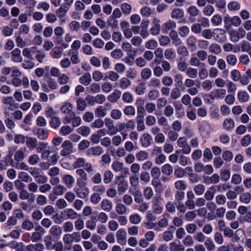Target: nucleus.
<instances>
[{
	"mask_svg": "<svg viewBox=\"0 0 251 251\" xmlns=\"http://www.w3.org/2000/svg\"><path fill=\"white\" fill-rule=\"evenodd\" d=\"M73 106L70 103H66L61 107L62 112L68 114L63 119V122L65 124H69L72 122L74 127L78 126V117H75V112L72 111Z\"/></svg>",
	"mask_w": 251,
	"mask_h": 251,
	"instance_id": "obj_1",
	"label": "nucleus"
},
{
	"mask_svg": "<svg viewBox=\"0 0 251 251\" xmlns=\"http://www.w3.org/2000/svg\"><path fill=\"white\" fill-rule=\"evenodd\" d=\"M225 28L229 30L232 25L238 26L240 25L241 21L238 16H234L232 18L229 16H226L224 18Z\"/></svg>",
	"mask_w": 251,
	"mask_h": 251,
	"instance_id": "obj_2",
	"label": "nucleus"
},
{
	"mask_svg": "<svg viewBox=\"0 0 251 251\" xmlns=\"http://www.w3.org/2000/svg\"><path fill=\"white\" fill-rule=\"evenodd\" d=\"M117 242L122 246L126 245V232L124 229H119L116 234Z\"/></svg>",
	"mask_w": 251,
	"mask_h": 251,
	"instance_id": "obj_3",
	"label": "nucleus"
},
{
	"mask_svg": "<svg viewBox=\"0 0 251 251\" xmlns=\"http://www.w3.org/2000/svg\"><path fill=\"white\" fill-rule=\"evenodd\" d=\"M63 241L67 245H70L73 242H78V232H75L72 234H65L63 237Z\"/></svg>",
	"mask_w": 251,
	"mask_h": 251,
	"instance_id": "obj_4",
	"label": "nucleus"
},
{
	"mask_svg": "<svg viewBox=\"0 0 251 251\" xmlns=\"http://www.w3.org/2000/svg\"><path fill=\"white\" fill-rule=\"evenodd\" d=\"M176 26L175 21L169 20L165 23L162 26V31L163 33H167L169 30H174Z\"/></svg>",
	"mask_w": 251,
	"mask_h": 251,
	"instance_id": "obj_5",
	"label": "nucleus"
},
{
	"mask_svg": "<svg viewBox=\"0 0 251 251\" xmlns=\"http://www.w3.org/2000/svg\"><path fill=\"white\" fill-rule=\"evenodd\" d=\"M135 127V122L133 120H129L126 123H122L119 125L120 131H125L126 129H133Z\"/></svg>",
	"mask_w": 251,
	"mask_h": 251,
	"instance_id": "obj_6",
	"label": "nucleus"
},
{
	"mask_svg": "<svg viewBox=\"0 0 251 251\" xmlns=\"http://www.w3.org/2000/svg\"><path fill=\"white\" fill-rule=\"evenodd\" d=\"M251 49L250 43L246 41H243L239 44V47L234 49L233 52H236L241 50L243 52H249Z\"/></svg>",
	"mask_w": 251,
	"mask_h": 251,
	"instance_id": "obj_7",
	"label": "nucleus"
},
{
	"mask_svg": "<svg viewBox=\"0 0 251 251\" xmlns=\"http://www.w3.org/2000/svg\"><path fill=\"white\" fill-rule=\"evenodd\" d=\"M110 105L109 103H106L104 106H100L95 110V115L98 117H104L107 114V109L105 107L106 106Z\"/></svg>",
	"mask_w": 251,
	"mask_h": 251,
	"instance_id": "obj_8",
	"label": "nucleus"
},
{
	"mask_svg": "<svg viewBox=\"0 0 251 251\" xmlns=\"http://www.w3.org/2000/svg\"><path fill=\"white\" fill-rule=\"evenodd\" d=\"M100 207L104 211L110 212L113 208V203L108 199H103L101 201Z\"/></svg>",
	"mask_w": 251,
	"mask_h": 251,
	"instance_id": "obj_9",
	"label": "nucleus"
},
{
	"mask_svg": "<svg viewBox=\"0 0 251 251\" xmlns=\"http://www.w3.org/2000/svg\"><path fill=\"white\" fill-rule=\"evenodd\" d=\"M171 16L173 19L179 20L184 17V11L180 8H175L171 13Z\"/></svg>",
	"mask_w": 251,
	"mask_h": 251,
	"instance_id": "obj_10",
	"label": "nucleus"
},
{
	"mask_svg": "<svg viewBox=\"0 0 251 251\" xmlns=\"http://www.w3.org/2000/svg\"><path fill=\"white\" fill-rule=\"evenodd\" d=\"M11 60L14 62H21L22 61V57L21 55V50L16 48L14 49L12 52Z\"/></svg>",
	"mask_w": 251,
	"mask_h": 251,
	"instance_id": "obj_11",
	"label": "nucleus"
},
{
	"mask_svg": "<svg viewBox=\"0 0 251 251\" xmlns=\"http://www.w3.org/2000/svg\"><path fill=\"white\" fill-rule=\"evenodd\" d=\"M200 130L202 135L204 136H207L210 132L211 127L207 123L203 122L200 126Z\"/></svg>",
	"mask_w": 251,
	"mask_h": 251,
	"instance_id": "obj_12",
	"label": "nucleus"
},
{
	"mask_svg": "<svg viewBox=\"0 0 251 251\" xmlns=\"http://www.w3.org/2000/svg\"><path fill=\"white\" fill-rule=\"evenodd\" d=\"M198 75H199L201 79H204L208 77V73L204 63L202 64L200 66V69L198 72Z\"/></svg>",
	"mask_w": 251,
	"mask_h": 251,
	"instance_id": "obj_13",
	"label": "nucleus"
},
{
	"mask_svg": "<svg viewBox=\"0 0 251 251\" xmlns=\"http://www.w3.org/2000/svg\"><path fill=\"white\" fill-rule=\"evenodd\" d=\"M36 135L38 138L42 140H46L49 136L47 130L42 128H39L37 130Z\"/></svg>",
	"mask_w": 251,
	"mask_h": 251,
	"instance_id": "obj_14",
	"label": "nucleus"
},
{
	"mask_svg": "<svg viewBox=\"0 0 251 251\" xmlns=\"http://www.w3.org/2000/svg\"><path fill=\"white\" fill-rule=\"evenodd\" d=\"M152 138L151 136L148 133H144L141 139V144L142 146L147 148L151 145Z\"/></svg>",
	"mask_w": 251,
	"mask_h": 251,
	"instance_id": "obj_15",
	"label": "nucleus"
},
{
	"mask_svg": "<svg viewBox=\"0 0 251 251\" xmlns=\"http://www.w3.org/2000/svg\"><path fill=\"white\" fill-rule=\"evenodd\" d=\"M103 151V149L100 146L92 147L87 151L88 154H93L94 155H100Z\"/></svg>",
	"mask_w": 251,
	"mask_h": 251,
	"instance_id": "obj_16",
	"label": "nucleus"
},
{
	"mask_svg": "<svg viewBox=\"0 0 251 251\" xmlns=\"http://www.w3.org/2000/svg\"><path fill=\"white\" fill-rule=\"evenodd\" d=\"M121 95V91L119 90H115L114 92L108 97V99L111 102H116L120 99Z\"/></svg>",
	"mask_w": 251,
	"mask_h": 251,
	"instance_id": "obj_17",
	"label": "nucleus"
},
{
	"mask_svg": "<svg viewBox=\"0 0 251 251\" xmlns=\"http://www.w3.org/2000/svg\"><path fill=\"white\" fill-rule=\"evenodd\" d=\"M116 212L120 215L125 214L127 212V208L125 204L121 202L118 203L115 207Z\"/></svg>",
	"mask_w": 251,
	"mask_h": 251,
	"instance_id": "obj_18",
	"label": "nucleus"
},
{
	"mask_svg": "<svg viewBox=\"0 0 251 251\" xmlns=\"http://www.w3.org/2000/svg\"><path fill=\"white\" fill-rule=\"evenodd\" d=\"M215 186H211L209 188V190H207L204 194V199L207 201H211L215 195Z\"/></svg>",
	"mask_w": 251,
	"mask_h": 251,
	"instance_id": "obj_19",
	"label": "nucleus"
},
{
	"mask_svg": "<svg viewBox=\"0 0 251 251\" xmlns=\"http://www.w3.org/2000/svg\"><path fill=\"white\" fill-rule=\"evenodd\" d=\"M169 248L170 251H184L185 248L180 244L173 242L170 243Z\"/></svg>",
	"mask_w": 251,
	"mask_h": 251,
	"instance_id": "obj_20",
	"label": "nucleus"
},
{
	"mask_svg": "<svg viewBox=\"0 0 251 251\" xmlns=\"http://www.w3.org/2000/svg\"><path fill=\"white\" fill-rule=\"evenodd\" d=\"M137 130L138 131H142L145 129L144 124V117H136Z\"/></svg>",
	"mask_w": 251,
	"mask_h": 251,
	"instance_id": "obj_21",
	"label": "nucleus"
},
{
	"mask_svg": "<svg viewBox=\"0 0 251 251\" xmlns=\"http://www.w3.org/2000/svg\"><path fill=\"white\" fill-rule=\"evenodd\" d=\"M214 7L209 4L205 6L202 9V13L206 16H211L214 13Z\"/></svg>",
	"mask_w": 251,
	"mask_h": 251,
	"instance_id": "obj_22",
	"label": "nucleus"
},
{
	"mask_svg": "<svg viewBox=\"0 0 251 251\" xmlns=\"http://www.w3.org/2000/svg\"><path fill=\"white\" fill-rule=\"evenodd\" d=\"M223 126L226 130H230L234 128L235 123L232 119H226L223 123Z\"/></svg>",
	"mask_w": 251,
	"mask_h": 251,
	"instance_id": "obj_23",
	"label": "nucleus"
},
{
	"mask_svg": "<svg viewBox=\"0 0 251 251\" xmlns=\"http://www.w3.org/2000/svg\"><path fill=\"white\" fill-rule=\"evenodd\" d=\"M136 157L138 161H143L149 157V153L145 151H140L136 154Z\"/></svg>",
	"mask_w": 251,
	"mask_h": 251,
	"instance_id": "obj_24",
	"label": "nucleus"
},
{
	"mask_svg": "<svg viewBox=\"0 0 251 251\" xmlns=\"http://www.w3.org/2000/svg\"><path fill=\"white\" fill-rule=\"evenodd\" d=\"M186 75L191 78H195L198 75V71L197 69L189 67L186 71Z\"/></svg>",
	"mask_w": 251,
	"mask_h": 251,
	"instance_id": "obj_25",
	"label": "nucleus"
},
{
	"mask_svg": "<svg viewBox=\"0 0 251 251\" xmlns=\"http://www.w3.org/2000/svg\"><path fill=\"white\" fill-rule=\"evenodd\" d=\"M237 98L240 101L245 102L249 100V96L245 91H239L238 93Z\"/></svg>",
	"mask_w": 251,
	"mask_h": 251,
	"instance_id": "obj_26",
	"label": "nucleus"
},
{
	"mask_svg": "<svg viewBox=\"0 0 251 251\" xmlns=\"http://www.w3.org/2000/svg\"><path fill=\"white\" fill-rule=\"evenodd\" d=\"M54 240L52 237L50 235H48L45 237L44 242L46 246L47 249L49 250H52L54 248V245H52V242Z\"/></svg>",
	"mask_w": 251,
	"mask_h": 251,
	"instance_id": "obj_27",
	"label": "nucleus"
},
{
	"mask_svg": "<svg viewBox=\"0 0 251 251\" xmlns=\"http://www.w3.org/2000/svg\"><path fill=\"white\" fill-rule=\"evenodd\" d=\"M226 94V90L224 89H217L214 94V96H212L211 95H209V97L212 99H214L215 98L218 99H223Z\"/></svg>",
	"mask_w": 251,
	"mask_h": 251,
	"instance_id": "obj_28",
	"label": "nucleus"
},
{
	"mask_svg": "<svg viewBox=\"0 0 251 251\" xmlns=\"http://www.w3.org/2000/svg\"><path fill=\"white\" fill-rule=\"evenodd\" d=\"M181 96V92L179 88L175 87L172 89L170 93V98L172 100H176Z\"/></svg>",
	"mask_w": 251,
	"mask_h": 251,
	"instance_id": "obj_29",
	"label": "nucleus"
},
{
	"mask_svg": "<svg viewBox=\"0 0 251 251\" xmlns=\"http://www.w3.org/2000/svg\"><path fill=\"white\" fill-rule=\"evenodd\" d=\"M208 49L210 52L214 53L216 54L220 53L222 51L220 46L216 43L211 44L209 46Z\"/></svg>",
	"mask_w": 251,
	"mask_h": 251,
	"instance_id": "obj_30",
	"label": "nucleus"
},
{
	"mask_svg": "<svg viewBox=\"0 0 251 251\" xmlns=\"http://www.w3.org/2000/svg\"><path fill=\"white\" fill-rule=\"evenodd\" d=\"M121 9L124 14L129 15L131 12L132 6L127 3H124L121 5Z\"/></svg>",
	"mask_w": 251,
	"mask_h": 251,
	"instance_id": "obj_31",
	"label": "nucleus"
},
{
	"mask_svg": "<svg viewBox=\"0 0 251 251\" xmlns=\"http://www.w3.org/2000/svg\"><path fill=\"white\" fill-rule=\"evenodd\" d=\"M162 172L164 175L170 176L173 172V167L168 164H166L161 168Z\"/></svg>",
	"mask_w": 251,
	"mask_h": 251,
	"instance_id": "obj_32",
	"label": "nucleus"
},
{
	"mask_svg": "<svg viewBox=\"0 0 251 251\" xmlns=\"http://www.w3.org/2000/svg\"><path fill=\"white\" fill-rule=\"evenodd\" d=\"M81 83L84 85H89L91 82V76L88 73H85L80 78Z\"/></svg>",
	"mask_w": 251,
	"mask_h": 251,
	"instance_id": "obj_33",
	"label": "nucleus"
},
{
	"mask_svg": "<svg viewBox=\"0 0 251 251\" xmlns=\"http://www.w3.org/2000/svg\"><path fill=\"white\" fill-rule=\"evenodd\" d=\"M175 187L177 190L184 191L187 188V184L184 181L179 180L175 183Z\"/></svg>",
	"mask_w": 251,
	"mask_h": 251,
	"instance_id": "obj_34",
	"label": "nucleus"
},
{
	"mask_svg": "<svg viewBox=\"0 0 251 251\" xmlns=\"http://www.w3.org/2000/svg\"><path fill=\"white\" fill-rule=\"evenodd\" d=\"M177 69L181 72H183L186 71L188 68V64L184 60L180 58L179 61L177 63Z\"/></svg>",
	"mask_w": 251,
	"mask_h": 251,
	"instance_id": "obj_35",
	"label": "nucleus"
},
{
	"mask_svg": "<svg viewBox=\"0 0 251 251\" xmlns=\"http://www.w3.org/2000/svg\"><path fill=\"white\" fill-rule=\"evenodd\" d=\"M26 144L30 149H34L37 146V141L36 138L32 137L27 138Z\"/></svg>",
	"mask_w": 251,
	"mask_h": 251,
	"instance_id": "obj_36",
	"label": "nucleus"
},
{
	"mask_svg": "<svg viewBox=\"0 0 251 251\" xmlns=\"http://www.w3.org/2000/svg\"><path fill=\"white\" fill-rule=\"evenodd\" d=\"M194 191L197 195L201 196L204 193L205 187L203 184H198L194 186Z\"/></svg>",
	"mask_w": 251,
	"mask_h": 251,
	"instance_id": "obj_37",
	"label": "nucleus"
},
{
	"mask_svg": "<svg viewBox=\"0 0 251 251\" xmlns=\"http://www.w3.org/2000/svg\"><path fill=\"white\" fill-rule=\"evenodd\" d=\"M63 212H64V216L66 218L67 216L68 219H74L76 217L77 213L75 212L72 209H67L65 210Z\"/></svg>",
	"mask_w": 251,
	"mask_h": 251,
	"instance_id": "obj_38",
	"label": "nucleus"
},
{
	"mask_svg": "<svg viewBox=\"0 0 251 251\" xmlns=\"http://www.w3.org/2000/svg\"><path fill=\"white\" fill-rule=\"evenodd\" d=\"M241 145L244 147H246L251 143V136L250 134H247L244 136L240 141Z\"/></svg>",
	"mask_w": 251,
	"mask_h": 251,
	"instance_id": "obj_39",
	"label": "nucleus"
},
{
	"mask_svg": "<svg viewBox=\"0 0 251 251\" xmlns=\"http://www.w3.org/2000/svg\"><path fill=\"white\" fill-rule=\"evenodd\" d=\"M18 177L21 179L22 181L25 182H30L32 180V178L27 174V173L24 172H20L18 174Z\"/></svg>",
	"mask_w": 251,
	"mask_h": 251,
	"instance_id": "obj_40",
	"label": "nucleus"
},
{
	"mask_svg": "<svg viewBox=\"0 0 251 251\" xmlns=\"http://www.w3.org/2000/svg\"><path fill=\"white\" fill-rule=\"evenodd\" d=\"M151 71L149 68H144L141 72V76L143 79H148L151 77Z\"/></svg>",
	"mask_w": 251,
	"mask_h": 251,
	"instance_id": "obj_41",
	"label": "nucleus"
},
{
	"mask_svg": "<svg viewBox=\"0 0 251 251\" xmlns=\"http://www.w3.org/2000/svg\"><path fill=\"white\" fill-rule=\"evenodd\" d=\"M89 194V190L85 187V184L79 186V198H85L88 196Z\"/></svg>",
	"mask_w": 251,
	"mask_h": 251,
	"instance_id": "obj_42",
	"label": "nucleus"
},
{
	"mask_svg": "<svg viewBox=\"0 0 251 251\" xmlns=\"http://www.w3.org/2000/svg\"><path fill=\"white\" fill-rule=\"evenodd\" d=\"M177 52L183 57H186L189 55L188 50L184 46H179L177 49Z\"/></svg>",
	"mask_w": 251,
	"mask_h": 251,
	"instance_id": "obj_43",
	"label": "nucleus"
},
{
	"mask_svg": "<svg viewBox=\"0 0 251 251\" xmlns=\"http://www.w3.org/2000/svg\"><path fill=\"white\" fill-rule=\"evenodd\" d=\"M50 125L51 127L54 129L57 128L60 125V119L56 117H51Z\"/></svg>",
	"mask_w": 251,
	"mask_h": 251,
	"instance_id": "obj_44",
	"label": "nucleus"
},
{
	"mask_svg": "<svg viewBox=\"0 0 251 251\" xmlns=\"http://www.w3.org/2000/svg\"><path fill=\"white\" fill-rule=\"evenodd\" d=\"M173 79L171 76L166 75L162 78V83L165 86H171L173 84Z\"/></svg>",
	"mask_w": 251,
	"mask_h": 251,
	"instance_id": "obj_45",
	"label": "nucleus"
},
{
	"mask_svg": "<svg viewBox=\"0 0 251 251\" xmlns=\"http://www.w3.org/2000/svg\"><path fill=\"white\" fill-rule=\"evenodd\" d=\"M124 113L127 116H134L135 114V109L131 105H127L124 109Z\"/></svg>",
	"mask_w": 251,
	"mask_h": 251,
	"instance_id": "obj_46",
	"label": "nucleus"
},
{
	"mask_svg": "<svg viewBox=\"0 0 251 251\" xmlns=\"http://www.w3.org/2000/svg\"><path fill=\"white\" fill-rule=\"evenodd\" d=\"M143 195L147 200H150L153 195V191L151 187H147L144 189Z\"/></svg>",
	"mask_w": 251,
	"mask_h": 251,
	"instance_id": "obj_47",
	"label": "nucleus"
},
{
	"mask_svg": "<svg viewBox=\"0 0 251 251\" xmlns=\"http://www.w3.org/2000/svg\"><path fill=\"white\" fill-rule=\"evenodd\" d=\"M178 32L181 37H185L189 34L190 30L187 26L183 25L179 28Z\"/></svg>",
	"mask_w": 251,
	"mask_h": 251,
	"instance_id": "obj_48",
	"label": "nucleus"
},
{
	"mask_svg": "<svg viewBox=\"0 0 251 251\" xmlns=\"http://www.w3.org/2000/svg\"><path fill=\"white\" fill-rule=\"evenodd\" d=\"M151 175L152 178H159L161 175V171L158 167H152L151 171Z\"/></svg>",
	"mask_w": 251,
	"mask_h": 251,
	"instance_id": "obj_49",
	"label": "nucleus"
},
{
	"mask_svg": "<svg viewBox=\"0 0 251 251\" xmlns=\"http://www.w3.org/2000/svg\"><path fill=\"white\" fill-rule=\"evenodd\" d=\"M64 212H62L60 215H59L58 213L55 214L53 216V220L55 223L60 224H61L64 219H66L64 215Z\"/></svg>",
	"mask_w": 251,
	"mask_h": 251,
	"instance_id": "obj_50",
	"label": "nucleus"
},
{
	"mask_svg": "<svg viewBox=\"0 0 251 251\" xmlns=\"http://www.w3.org/2000/svg\"><path fill=\"white\" fill-rule=\"evenodd\" d=\"M161 85V82L158 78H152L149 81L148 86L154 88H159Z\"/></svg>",
	"mask_w": 251,
	"mask_h": 251,
	"instance_id": "obj_51",
	"label": "nucleus"
},
{
	"mask_svg": "<svg viewBox=\"0 0 251 251\" xmlns=\"http://www.w3.org/2000/svg\"><path fill=\"white\" fill-rule=\"evenodd\" d=\"M201 60L198 57L192 56L190 59L189 63L192 66L200 67L202 64H204V63L201 62Z\"/></svg>",
	"mask_w": 251,
	"mask_h": 251,
	"instance_id": "obj_52",
	"label": "nucleus"
},
{
	"mask_svg": "<svg viewBox=\"0 0 251 251\" xmlns=\"http://www.w3.org/2000/svg\"><path fill=\"white\" fill-rule=\"evenodd\" d=\"M226 61L227 63L231 66H234L237 63V58L234 54H229L226 56Z\"/></svg>",
	"mask_w": 251,
	"mask_h": 251,
	"instance_id": "obj_53",
	"label": "nucleus"
},
{
	"mask_svg": "<svg viewBox=\"0 0 251 251\" xmlns=\"http://www.w3.org/2000/svg\"><path fill=\"white\" fill-rule=\"evenodd\" d=\"M158 44L156 40L151 39L146 42L145 47L150 50H154L157 47Z\"/></svg>",
	"mask_w": 251,
	"mask_h": 251,
	"instance_id": "obj_54",
	"label": "nucleus"
},
{
	"mask_svg": "<svg viewBox=\"0 0 251 251\" xmlns=\"http://www.w3.org/2000/svg\"><path fill=\"white\" fill-rule=\"evenodd\" d=\"M122 99L126 103H130L133 100V96L129 92H125L123 94Z\"/></svg>",
	"mask_w": 251,
	"mask_h": 251,
	"instance_id": "obj_55",
	"label": "nucleus"
},
{
	"mask_svg": "<svg viewBox=\"0 0 251 251\" xmlns=\"http://www.w3.org/2000/svg\"><path fill=\"white\" fill-rule=\"evenodd\" d=\"M130 84L131 81L126 77L122 78L120 81V86L122 89H126Z\"/></svg>",
	"mask_w": 251,
	"mask_h": 251,
	"instance_id": "obj_56",
	"label": "nucleus"
},
{
	"mask_svg": "<svg viewBox=\"0 0 251 251\" xmlns=\"http://www.w3.org/2000/svg\"><path fill=\"white\" fill-rule=\"evenodd\" d=\"M197 39L193 36H189L186 40V43L188 47L192 48H196Z\"/></svg>",
	"mask_w": 251,
	"mask_h": 251,
	"instance_id": "obj_57",
	"label": "nucleus"
},
{
	"mask_svg": "<svg viewBox=\"0 0 251 251\" xmlns=\"http://www.w3.org/2000/svg\"><path fill=\"white\" fill-rule=\"evenodd\" d=\"M187 12L192 17H196L199 14V10L196 6H191L187 9Z\"/></svg>",
	"mask_w": 251,
	"mask_h": 251,
	"instance_id": "obj_58",
	"label": "nucleus"
},
{
	"mask_svg": "<svg viewBox=\"0 0 251 251\" xmlns=\"http://www.w3.org/2000/svg\"><path fill=\"white\" fill-rule=\"evenodd\" d=\"M93 190L97 194H99V195H103L106 190L105 187L102 185H99L95 186L93 187Z\"/></svg>",
	"mask_w": 251,
	"mask_h": 251,
	"instance_id": "obj_59",
	"label": "nucleus"
},
{
	"mask_svg": "<svg viewBox=\"0 0 251 251\" xmlns=\"http://www.w3.org/2000/svg\"><path fill=\"white\" fill-rule=\"evenodd\" d=\"M194 238L197 241L200 243L204 242L206 239L205 236L201 231L196 232L194 236Z\"/></svg>",
	"mask_w": 251,
	"mask_h": 251,
	"instance_id": "obj_60",
	"label": "nucleus"
},
{
	"mask_svg": "<svg viewBox=\"0 0 251 251\" xmlns=\"http://www.w3.org/2000/svg\"><path fill=\"white\" fill-rule=\"evenodd\" d=\"M140 178L141 181L148 183L150 181L151 177L148 172L144 171L140 174Z\"/></svg>",
	"mask_w": 251,
	"mask_h": 251,
	"instance_id": "obj_61",
	"label": "nucleus"
},
{
	"mask_svg": "<svg viewBox=\"0 0 251 251\" xmlns=\"http://www.w3.org/2000/svg\"><path fill=\"white\" fill-rule=\"evenodd\" d=\"M50 233L52 235L58 236L61 235L62 230L59 226H53L50 229Z\"/></svg>",
	"mask_w": 251,
	"mask_h": 251,
	"instance_id": "obj_62",
	"label": "nucleus"
},
{
	"mask_svg": "<svg viewBox=\"0 0 251 251\" xmlns=\"http://www.w3.org/2000/svg\"><path fill=\"white\" fill-rule=\"evenodd\" d=\"M226 199L225 196L220 194L216 196L215 201L218 205H224L226 203Z\"/></svg>",
	"mask_w": 251,
	"mask_h": 251,
	"instance_id": "obj_63",
	"label": "nucleus"
},
{
	"mask_svg": "<svg viewBox=\"0 0 251 251\" xmlns=\"http://www.w3.org/2000/svg\"><path fill=\"white\" fill-rule=\"evenodd\" d=\"M113 177L112 173L110 171H106L104 174V182L107 184L110 183Z\"/></svg>",
	"mask_w": 251,
	"mask_h": 251,
	"instance_id": "obj_64",
	"label": "nucleus"
}]
</instances>
